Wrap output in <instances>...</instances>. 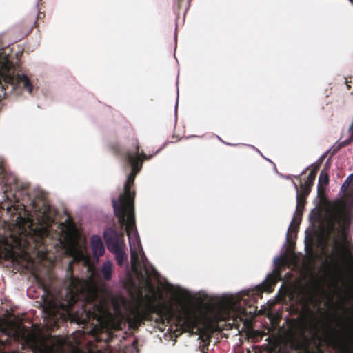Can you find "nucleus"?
Segmentation results:
<instances>
[{"mask_svg":"<svg viewBox=\"0 0 353 353\" xmlns=\"http://www.w3.org/2000/svg\"><path fill=\"white\" fill-rule=\"evenodd\" d=\"M68 286L64 296L57 299L54 296L41 297L43 312L51 323V326L59 327V324L70 321L77 324H87L96 320L105 327L107 306L104 300L99 298L97 292H90L85 297L83 280L73 275L72 263L68 265Z\"/></svg>","mask_w":353,"mask_h":353,"instance_id":"f257e3e1","label":"nucleus"},{"mask_svg":"<svg viewBox=\"0 0 353 353\" xmlns=\"http://www.w3.org/2000/svg\"><path fill=\"white\" fill-rule=\"evenodd\" d=\"M0 183L4 185V193L6 196L10 194L14 199V202L12 205H9L8 203H0V219L2 218L3 213H6L10 217L8 221H3L5 226H7L10 231L11 226H14L18 230L19 234L26 232V228H29L30 230H33L38 234L39 243L46 245L47 238L50 235L49 229L43 227L41 225L39 228H32L34 224L32 215L30 212L26 210V205L19 202L20 200L23 201L24 198L26 197L32 207L36 208L35 201L32 199V196L28 192L30 184L19 181L14 174L7 172L2 161L0 163ZM0 241H7V236L1 232Z\"/></svg>","mask_w":353,"mask_h":353,"instance_id":"f03ea898","label":"nucleus"},{"mask_svg":"<svg viewBox=\"0 0 353 353\" xmlns=\"http://www.w3.org/2000/svg\"><path fill=\"white\" fill-rule=\"evenodd\" d=\"M341 191L347 199H336L328 205L324 215L325 230L328 236L335 234L333 240L335 254L341 261L353 267V243L348 239L353 188L345 181Z\"/></svg>","mask_w":353,"mask_h":353,"instance_id":"7ed1b4c3","label":"nucleus"},{"mask_svg":"<svg viewBox=\"0 0 353 353\" xmlns=\"http://www.w3.org/2000/svg\"><path fill=\"white\" fill-rule=\"evenodd\" d=\"M110 148L116 156L123 157L132 168V171L124 185L123 193L119 195L118 201L112 200L114 214L122 225H125V215H128L127 232L130 235L131 230L134 229L135 197V191L131 190V188L134 185L136 175L142 168L143 161L152 159L154 155H148L140 151L137 138L132 139V148L126 152H124L121 145L116 142L110 143Z\"/></svg>","mask_w":353,"mask_h":353,"instance_id":"20e7f679","label":"nucleus"},{"mask_svg":"<svg viewBox=\"0 0 353 353\" xmlns=\"http://www.w3.org/2000/svg\"><path fill=\"white\" fill-rule=\"evenodd\" d=\"M0 90L5 91L4 96L12 92L18 94L23 90L31 93L33 85L26 75L14 74L12 63L8 61H0Z\"/></svg>","mask_w":353,"mask_h":353,"instance_id":"39448f33","label":"nucleus"},{"mask_svg":"<svg viewBox=\"0 0 353 353\" xmlns=\"http://www.w3.org/2000/svg\"><path fill=\"white\" fill-rule=\"evenodd\" d=\"M121 225V230H117L114 228H107L103 232L104 240L106 243L107 248L109 251L119 248L121 247H125L124 244V232L123 231V227L125 226V231H127V224H128V215H125V223L124 225H122L121 223L119 221ZM128 233V232H126ZM129 239L131 237H138V232L136 228V224L134 223V229L131 230V234L129 235L127 234Z\"/></svg>","mask_w":353,"mask_h":353,"instance_id":"423d86ee","label":"nucleus"},{"mask_svg":"<svg viewBox=\"0 0 353 353\" xmlns=\"http://www.w3.org/2000/svg\"><path fill=\"white\" fill-rule=\"evenodd\" d=\"M154 307L148 305L143 308L140 306L130 308L127 315L126 320L130 327L134 329L138 328L145 320H149L151 314L154 312Z\"/></svg>","mask_w":353,"mask_h":353,"instance_id":"0eeeda50","label":"nucleus"},{"mask_svg":"<svg viewBox=\"0 0 353 353\" xmlns=\"http://www.w3.org/2000/svg\"><path fill=\"white\" fill-rule=\"evenodd\" d=\"M324 342L339 353H353L350 341L342 339L341 333L332 329L324 337Z\"/></svg>","mask_w":353,"mask_h":353,"instance_id":"6e6552de","label":"nucleus"},{"mask_svg":"<svg viewBox=\"0 0 353 353\" xmlns=\"http://www.w3.org/2000/svg\"><path fill=\"white\" fill-rule=\"evenodd\" d=\"M327 153H325L321 157V158L319 160V163L316 165H312V169L310 170L308 176L305 179L304 178H302L301 176L304 175L306 172V171L309 169V168H307L300 175H296L294 177L299 180L300 182V186L303 188H308V190H311V188L312 185H314L317 172L319 169L320 165L323 161L325 157H326Z\"/></svg>","mask_w":353,"mask_h":353,"instance_id":"1a4fd4ad","label":"nucleus"},{"mask_svg":"<svg viewBox=\"0 0 353 353\" xmlns=\"http://www.w3.org/2000/svg\"><path fill=\"white\" fill-rule=\"evenodd\" d=\"M176 321L178 325L186 332H193L198 327L199 317L195 313L188 312L179 315Z\"/></svg>","mask_w":353,"mask_h":353,"instance_id":"9d476101","label":"nucleus"},{"mask_svg":"<svg viewBox=\"0 0 353 353\" xmlns=\"http://www.w3.org/2000/svg\"><path fill=\"white\" fill-rule=\"evenodd\" d=\"M90 245L94 257L99 258L105 253V247L101 238L93 235L90 239Z\"/></svg>","mask_w":353,"mask_h":353,"instance_id":"9b49d317","label":"nucleus"},{"mask_svg":"<svg viewBox=\"0 0 353 353\" xmlns=\"http://www.w3.org/2000/svg\"><path fill=\"white\" fill-rule=\"evenodd\" d=\"M101 273L105 281H110L112 274V264L110 261L105 262L101 269Z\"/></svg>","mask_w":353,"mask_h":353,"instance_id":"f8f14e48","label":"nucleus"},{"mask_svg":"<svg viewBox=\"0 0 353 353\" xmlns=\"http://www.w3.org/2000/svg\"><path fill=\"white\" fill-rule=\"evenodd\" d=\"M115 255V259L120 266H121L123 263V261L126 259V256L124 252V247H121L119 248L110 251Z\"/></svg>","mask_w":353,"mask_h":353,"instance_id":"ddd939ff","label":"nucleus"},{"mask_svg":"<svg viewBox=\"0 0 353 353\" xmlns=\"http://www.w3.org/2000/svg\"><path fill=\"white\" fill-rule=\"evenodd\" d=\"M131 266L133 272H137L140 268L139 257L134 250L131 252Z\"/></svg>","mask_w":353,"mask_h":353,"instance_id":"4468645a","label":"nucleus"},{"mask_svg":"<svg viewBox=\"0 0 353 353\" xmlns=\"http://www.w3.org/2000/svg\"><path fill=\"white\" fill-rule=\"evenodd\" d=\"M329 183V175L325 169L321 170L319 178L318 185L319 186H326Z\"/></svg>","mask_w":353,"mask_h":353,"instance_id":"2eb2a0df","label":"nucleus"},{"mask_svg":"<svg viewBox=\"0 0 353 353\" xmlns=\"http://www.w3.org/2000/svg\"><path fill=\"white\" fill-rule=\"evenodd\" d=\"M294 184L296 190V196H299L300 199H306L311 190H308V188L301 186H300V189H299L298 185L295 183H294Z\"/></svg>","mask_w":353,"mask_h":353,"instance_id":"dca6fc26","label":"nucleus"},{"mask_svg":"<svg viewBox=\"0 0 353 353\" xmlns=\"http://www.w3.org/2000/svg\"><path fill=\"white\" fill-rule=\"evenodd\" d=\"M303 210L304 208L299 206V208H298V205H296V212H295V216L290 224V228H292V230H296L297 229V227L299 224V222L298 221V223H296V225L294 224L296 220V218L297 216H302V214H303Z\"/></svg>","mask_w":353,"mask_h":353,"instance_id":"f3484780","label":"nucleus"},{"mask_svg":"<svg viewBox=\"0 0 353 353\" xmlns=\"http://www.w3.org/2000/svg\"><path fill=\"white\" fill-rule=\"evenodd\" d=\"M325 194V186L318 185V195L320 198H323Z\"/></svg>","mask_w":353,"mask_h":353,"instance_id":"a211bd4d","label":"nucleus"},{"mask_svg":"<svg viewBox=\"0 0 353 353\" xmlns=\"http://www.w3.org/2000/svg\"><path fill=\"white\" fill-rule=\"evenodd\" d=\"M26 342L30 345H33L35 343V339L32 334H28L26 337Z\"/></svg>","mask_w":353,"mask_h":353,"instance_id":"6ab92c4d","label":"nucleus"},{"mask_svg":"<svg viewBox=\"0 0 353 353\" xmlns=\"http://www.w3.org/2000/svg\"><path fill=\"white\" fill-rule=\"evenodd\" d=\"M305 200L306 199H300L299 196H296V205H298V208L301 206L304 208L305 204L306 203Z\"/></svg>","mask_w":353,"mask_h":353,"instance_id":"aec40b11","label":"nucleus"},{"mask_svg":"<svg viewBox=\"0 0 353 353\" xmlns=\"http://www.w3.org/2000/svg\"><path fill=\"white\" fill-rule=\"evenodd\" d=\"M345 181L347 182V183H349V185L350 186H352L353 185V174L348 176V177L345 179Z\"/></svg>","mask_w":353,"mask_h":353,"instance_id":"412c9836","label":"nucleus"},{"mask_svg":"<svg viewBox=\"0 0 353 353\" xmlns=\"http://www.w3.org/2000/svg\"><path fill=\"white\" fill-rule=\"evenodd\" d=\"M10 237H12L14 239V241L17 242L19 241V239L17 236H12L11 234L10 235Z\"/></svg>","mask_w":353,"mask_h":353,"instance_id":"4be33fe9","label":"nucleus"},{"mask_svg":"<svg viewBox=\"0 0 353 353\" xmlns=\"http://www.w3.org/2000/svg\"><path fill=\"white\" fill-rule=\"evenodd\" d=\"M42 15H43V16H44V14H43V13H42V12H39V13L38 14V17H42Z\"/></svg>","mask_w":353,"mask_h":353,"instance_id":"5701e85b","label":"nucleus"},{"mask_svg":"<svg viewBox=\"0 0 353 353\" xmlns=\"http://www.w3.org/2000/svg\"><path fill=\"white\" fill-rule=\"evenodd\" d=\"M79 255L81 258L83 257V254L81 252H79Z\"/></svg>","mask_w":353,"mask_h":353,"instance_id":"b1692460","label":"nucleus"},{"mask_svg":"<svg viewBox=\"0 0 353 353\" xmlns=\"http://www.w3.org/2000/svg\"><path fill=\"white\" fill-rule=\"evenodd\" d=\"M36 279L38 281L39 283H41L40 279L37 276H36Z\"/></svg>","mask_w":353,"mask_h":353,"instance_id":"393cba45","label":"nucleus"},{"mask_svg":"<svg viewBox=\"0 0 353 353\" xmlns=\"http://www.w3.org/2000/svg\"><path fill=\"white\" fill-rule=\"evenodd\" d=\"M246 300H247V299H245V298H243V302H245V303L246 302Z\"/></svg>","mask_w":353,"mask_h":353,"instance_id":"a878e982","label":"nucleus"},{"mask_svg":"<svg viewBox=\"0 0 353 353\" xmlns=\"http://www.w3.org/2000/svg\"><path fill=\"white\" fill-rule=\"evenodd\" d=\"M256 309H257V307H254V311H253V312H256Z\"/></svg>","mask_w":353,"mask_h":353,"instance_id":"bb28decb","label":"nucleus"},{"mask_svg":"<svg viewBox=\"0 0 353 353\" xmlns=\"http://www.w3.org/2000/svg\"><path fill=\"white\" fill-rule=\"evenodd\" d=\"M243 313H245V314H246L245 309H243Z\"/></svg>","mask_w":353,"mask_h":353,"instance_id":"cd10ccee","label":"nucleus"},{"mask_svg":"<svg viewBox=\"0 0 353 353\" xmlns=\"http://www.w3.org/2000/svg\"><path fill=\"white\" fill-rule=\"evenodd\" d=\"M353 4V0H349Z\"/></svg>","mask_w":353,"mask_h":353,"instance_id":"c85d7f7f","label":"nucleus"},{"mask_svg":"<svg viewBox=\"0 0 353 353\" xmlns=\"http://www.w3.org/2000/svg\"><path fill=\"white\" fill-rule=\"evenodd\" d=\"M249 307H250V308H252V305H251V304H250V305H249Z\"/></svg>","mask_w":353,"mask_h":353,"instance_id":"c756f323","label":"nucleus"},{"mask_svg":"<svg viewBox=\"0 0 353 353\" xmlns=\"http://www.w3.org/2000/svg\"><path fill=\"white\" fill-rule=\"evenodd\" d=\"M351 322H352V323L353 324V320H352V319H351Z\"/></svg>","mask_w":353,"mask_h":353,"instance_id":"7c9ffc66","label":"nucleus"},{"mask_svg":"<svg viewBox=\"0 0 353 353\" xmlns=\"http://www.w3.org/2000/svg\"><path fill=\"white\" fill-rule=\"evenodd\" d=\"M351 342H353V340H351Z\"/></svg>","mask_w":353,"mask_h":353,"instance_id":"2f4dec72","label":"nucleus"}]
</instances>
